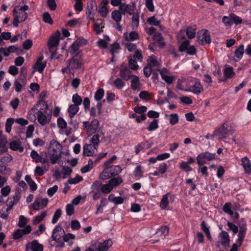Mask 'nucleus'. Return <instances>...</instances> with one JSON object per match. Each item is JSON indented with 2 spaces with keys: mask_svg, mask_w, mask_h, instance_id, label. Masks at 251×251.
Listing matches in <instances>:
<instances>
[{
  "mask_svg": "<svg viewBox=\"0 0 251 251\" xmlns=\"http://www.w3.org/2000/svg\"><path fill=\"white\" fill-rule=\"evenodd\" d=\"M160 75L162 78L168 84H171L173 82L174 76L166 68H163L160 71Z\"/></svg>",
  "mask_w": 251,
  "mask_h": 251,
  "instance_id": "obj_27",
  "label": "nucleus"
},
{
  "mask_svg": "<svg viewBox=\"0 0 251 251\" xmlns=\"http://www.w3.org/2000/svg\"><path fill=\"white\" fill-rule=\"evenodd\" d=\"M65 231L63 228L59 226H56L54 229L52 238L56 243V246L62 247L64 246Z\"/></svg>",
  "mask_w": 251,
  "mask_h": 251,
  "instance_id": "obj_5",
  "label": "nucleus"
},
{
  "mask_svg": "<svg viewBox=\"0 0 251 251\" xmlns=\"http://www.w3.org/2000/svg\"><path fill=\"white\" fill-rule=\"evenodd\" d=\"M75 236L72 233H68L64 237V242H67L69 246H72L73 244V240Z\"/></svg>",
  "mask_w": 251,
  "mask_h": 251,
  "instance_id": "obj_48",
  "label": "nucleus"
},
{
  "mask_svg": "<svg viewBox=\"0 0 251 251\" xmlns=\"http://www.w3.org/2000/svg\"><path fill=\"white\" fill-rule=\"evenodd\" d=\"M109 201L112 202L116 205L120 204L124 202L125 198L121 196L116 197L113 194L109 195L108 198Z\"/></svg>",
  "mask_w": 251,
  "mask_h": 251,
  "instance_id": "obj_33",
  "label": "nucleus"
},
{
  "mask_svg": "<svg viewBox=\"0 0 251 251\" xmlns=\"http://www.w3.org/2000/svg\"><path fill=\"white\" fill-rule=\"evenodd\" d=\"M82 101V99L77 94L73 95L72 101L74 103V105H77L78 106L81 104Z\"/></svg>",
  "mask_w": 251,
  "mask_h": 251,
  "instance_id": "obj_57",
  "label": "nucleus"
},
{
  "mask_svg": "<svg viewBox=\"0 0 251 251\" xmlns=\"http://www.w3.org/2000/svg\"><path fill=\"white\" fill-rule=\"evenodd\" d=\"M219 241L217 243V246L221 245L225 247L228 246L230 243V240L228 234L225 231H222L218 235Z\"/></svg>",
  "mask_w": 251,
  "mask_h": 251,
  "instance_id": "obj_18",
  "label": "nucleus"
},
{
  "mask_svg": "<svg viewBox=\"0 0 251 251\" xmlns=\"http://www.w3.org/2000/svg\"><path fill=\"white\" fill-rule=\"evenodd\" d=\"M167 169V164L165 163H161L159 165L157 170L151 174L154 176L160 177L166 172Z\"/></svg>",
  "mask_w": 251,
  "mask_h": 251,
  "instance_id": "obj_29",
  "label": "nucleus"
},
{
  "mask_svg": "<svg viewBox=\"0 0 251 251\" xmlns=\"http://www.w3.org/2000/svg\"><path fill=\"white\" fill-rule=\"evenodd\" d=\"M43 54L39 55L36 59L35 63L32 65V69L34 71H37L42 73L47 66V62L43 61Z\"/></svg>",
  "mask_w": 251,
  "mask_h": 251,
  "instance_id": "obj_8",
  "label": "nucleus"
},
{
  "mask_svg": "<svg viewBox=\"0 0 251 251\" xmlns=\"http://www.w3.org/2000/svg\"><path fill=\"white\" fill-rule=\"evenodd\" d=\"M36 106L37 108L39 109H36V108H33L28 113V118L31 121H34L35 120V117H31V115L32 113H34L36 110H37V111H41V112H46L48 109V104L45 101H40L36 104Z\"/></svg>",
  "mask_w": 251,
  "mask_h": 251,
  "instance_id": "obj_9",
  "label": "nucleus"
},
{
  "mask_svg": "<svg viewBox=\"0 0 251 251\" xmlns=\"http://www.w3.org/2000/svg\"><path fill=\"white\" fill-rule=\"evenodd\" d=\"M179 168L187 172H190L192 170V168L189 166V164L185 161H181L179 164Z\"/></svg>",
  "mask_w": 251,
  "mask_h": 251,
  "instance_id": "obj_55",
  "label": "nucleus"
},
{
  "mask_svg": "<svg viewBox=\"0 0 251 251\" xmlns=\"http://www.w3.org/2000/svg\"><path fill=\"white\" fill-rule=\"evenodd\" d=\"M203 91V88L200 81L197 78L192 77L188 92L199 94Z\"/></svg>",
  "mask_w": 251,
  "mask_h": 251,
  "instance_id": "obj_7",
  "label": "nucleus"
},
{
  "mask_svg": "<svg viewBox=\"0 0 251 251\" xmlns=\"http://www.w3.org/2000/svg\"><path fill=\"white\" fill-rule=\"evenodd\" d=\"M46 112H41V111H37L36 115L38 123L42 126H44L48 124L51 119V115L45 114Z\"/></svg>",
  "mask_w": 251,
  "mask_h": 251,
  "instance_id": "obj_19",
  "label": "nucleus"
},
{
  "mask_svg": "<svg viewBox=\"0 0 251 251\" xmlns=\"http://www.w3.org/2000/svg\"><path fill=\"white\" fill-rule=\"evenodd\" d=\"M112 245V242L110 239L106 240L103 242H94V247L97 248L99 251H107Z\"/></svg>",
  "mask_w": 251,
  "mask_h": 251,
  "instance_id": "obj_15",
  "label": "nucleus"
},
{
  "mask_svg": "<svg viewBox=\"0 0 251 251\" xmlns=\"http://www.w3.org/2000/svg\"><path fill=\"white\" fill-rule=\"evenodd\" d=\"M170 195V194L168 193L162 196L159 205L162 209H166L167 208L169 202V198Z\"/></svg>",
  "mask_w": 251,
  "mask_h": 251,
  "instance_id": "obj_37",
  "label": "nucleus"
},
{
  "mask_svg": "<svg viewBox=\"0 0 251 251\" xmlns=\"http://www.w3.org/2000/svg\"><path fill=\"white\" fill-rule=\"evenodd\" d=\"M201 229L203 230V231L205 233L206 236L207 238L210 241L212 240V237L211 236L210 231H209V228L208 226H207L205 222L204 221H202L201 223Z\"/></svg>",
  "mask_w": 251,
  "mask_h": 251,
  "instance_id": "obj_46",
  "label": "nucleus"
},
{
  "mask_svg": "<svg viewBox=\"0 0 251 251\" xmlns=\"http://www.w3.org/2000/svg\"><path fill=\"white\" fill-rule=\"evenodd\" d=\"M79 107L77 105L71 104L68 108L69 117L73 118L79 111Z\"/></svg>",
  "mask_w": 251,
  "mask_h": 251,
  "instance_id": "obj_39",
  "label": "nucleus"
},
{
  "mask_svg": "<svg viewBox=\"0 0 251 251\" xmlns=\"http://www.w3.org/2000/svg\"><path fill=\"white\" fill-rule=\"evenodd\" d=\"M81 62L79 60L76 59H73L69 61L68 65L67 68H64L62 70V72L64 73L69 70V72H74L75 70L81 67Z\"/></svg>",
  "mask_w": 251,
  "mask_h": 251,
  "instance_id": "obj_14",
  "label": "nucleus"
},
{
  "mask_svg": "<svg viewBox=\"0 0 251 251\" xmlns=\"http://www.w3.org/2000/svg\"><path fill=\"white\" fill-rule=\"evenodd\" d=\"M139 96L141 99L148 100L151 98V95L148 91H143L140 93Z\"/></svg>",
  "mask_w": 251,
  "mask_h": 251,
  "instance_id": "obj_59",
  "label": "nucleus"
},
{
  "mask_svg": "<svg viewBox=\"0 0 251 251\" xmlns=\"http://www.w3.org/2000/svg\"><path fill=\"white\" fill-rule=\"evenodd\" d=\"M47 216V212L46 211H42L39 215L36 216L32 221V223L34 225H37L41 222Z\"/></svg>",
  "mask_w": 251,
  "mask_h": 251,
  "instance_id": "obj_44",
  "label": "nucleus"
},
{
  "mask_svg": "<svg viewBox=\"0 0 251 251\" xmlns=\"http://www.w3.org/2000/svg\"><path fill=\"white\" fill-rule=\"evenodd\" d=\"M222 22L226 26H230L232 25L230 14L229 16H224L222 19Z\"/></svg>",
  "mask_w": 251,
  "mask_h": 251,
  "instance_id": "obj_61",
  "label": "nucleus"
},
{
  "mask_svg": "<svg viewBox=\"0 0 251 251\" xmlns=\"http://www.w3.org/2000/svg\"><path fill=\"white\" fill-rule=\"evenodd\" d=\"M29 220L23 215H20L17 226L19 227H23L28 222Z\"/></svg>",
  "mask_w": 251,
  "mask_h": 251,
  "instance_id": "obj_52",
  "label": "nucleus"
},
{
  "mask_svg": "<svg viewBox=\"0 0 251 251\" xmlns=\"http://www.w3.org/2000/svg\"><path fill=\"white\" fill-rule=\"evenodd\" d=\"M99 122L97 120H93L88 125L87 122H83V127L89 133V135L96 133L98 129Z\"/></svg>",
  "mask_w": 251,
  "mask_h": 251,
  "instance_id": "obj_11",
  "label": "nucleus"
},
{
  "mask_svg": "<svg viewBox=\"0 0 251 251\" xmlns=\"http://www.w3.org/2000/svg\"><path fill=\"white\" fill-rule=\"evenodd\" d=\"M244 52V45L243 44H240L235 49L234 55L232 57V60L235 62L239 61L242 58Z\"/></svg>",
  "mask_w": 251,
  "mask_h": 251,
  "instance_id": "obj_21",
  "label": "nucleus"
},
{
  "mask_svg": "<svg viewBox=\"0 0 251 251\" xmlns=\"http://www.w3.org/2000/svg\"><path fill=\"white\" fill-rule=\"evenodd\" d=\"M241 164L246 174L251 175V161L250 159L245 156L241 158Z\"/></svg>",
  "mask_w": 251,
  "mask_h": 251,
  "instance_id": "obj_23",
  "label": "nucleus"
},
{
  "mask_svg": "<svg viewBox=\"0 0 251 251\" xmlns=\"http://www.w3.org/2000/svg\"><path fill=\"white\" fill-rule=\"evenodd\" d=\"M62 146L54 140L50 141L48 153L51 164H54L60 158L62 153Z\"/></svg>",
  "mask_w": 251,
  "mask_h": 251,
  "instance_id": "obj_1",
  "label": "nucleus"
},
{
  "mask_svg": "<svg viewBox=\"0 0 251 251\" xmlns=\"http://www.w3.org/2000/svg\"><path fill=\"white\" fill-rule=\"evenodd\" d=\"M42 19L45 23L50 25L53 24V20L50 15L48 12H45L43 14Z\"/></svg>",
  "mask_w": 251,
  "mask_h": 251,
  "instance_id": "obj_53",
  "label": "nucleus"
},
{
  "mask_svg": "<svg viewBox=\"0 0 251 251\" xmlns=\"http://www.w3.org/2000/svg\"><path fill=\"white\" fill-rule=\"evenodd\" d=\"M179 51L181 52L185 51L187 54L194 55L196 53V49L193 46L189 45L188 41H184L179 47Z\"/></svg>",
  "mask_w": 251,
  "mask_h": 251,
  "instance_id": "obj_10",
  "label": "nucleus"
},
{
  "mask_svg": "<svg viewBox=\"0 0 251 251\" xmlns=\"http://www.w3.org/2000/svg\"><path fill=\"white\" fill-rule=\"evenodd\" d=\"M158 127V120H154L149 125V127H148V130L150 131H153V130L156 129Z\"/></svg>",
  "mask_w": 251,
  "mask_h": 251,
  "instance_id": "obj_60",
  "label": "nucleus"
},
{
  "mask_svg": "<svg viewBox=\"0 0 251 251\" xmlns=\"http://www.w3.org/2000/svg\"><path fill=\"white\" fill-rule=\"evenodd\" d=\"M57 126L61 129H65L67 128V124L66 122L61 117L59 118L57 121Z\"/></svg>",
  "mask_w": 251,
  "mask_h": 251,
  "instance_id": "obj_54",
  "label": "nucleus"
},
{
  "mask_svg": "<svg viewBox=\"0 0 251 251\" xmlns=\"http://www.w3.org/2000/svg\"><path fill=\"white\" fill-rule=\"evenodd\" d=\"M107 3V0H103L99 6V13L103 17H106L109 13V10L106 7Z\"/></svg>",
  "mask_w": 251,
  "mask_h": 251,
  "instance_id": "obj_30",
  "label": "nucleus"
},
{
  "mask_svg": "<svg viewBox=\"0 0 251 251\" xmlns=\"http://www.w3.org/2000/svg\"><path fill=\"white\" fill-rule=\"evenodd\" d=\"M223 210L225 213L229 214L231 217L234 219H238L239 217L238 213L233 211L231 209V204L230 202L225 203L223 206Z\"/></svg>",
  "mask_w": 251,
  "mask_h": 251,
  "instance_id": "obj_28",
  "label": "nucleus"
},
{
  "mask_svg": "<svg viewBox=\"0 0 251 251\" xmlns=\"http://www.w3.org/2000/svg\"><path fill=\"white\" fill-rule=\"evenodd\" d=\"M215 153L205 151L199 154L196 157L197 163L199 166H202L206 161H212L215 159Z\"/></svg>",
  "mask_w": 251,
  "mask_h": 251,
  "instance_id": "obj_6",
  "label": "nucleus"
},
{
  "mask_svg": "<svg viewBox=\"0 0 251 251\" xmlns=\"http://www.w3.org/2000/svg\"><path fill=\"white\" fill-rule=\"evenodd\" d=\"M122 13L121 11L119 10H115L111 13V16L112 19L117 23H118L121 21L122 19Z\"/></svg>",
  "mask_w": 251,
  "mask_h": 251,
  "instance_id": "obj_42",
  "label": "nucleus"
},
{
  "mask_svg": "<svg viewBox=\"0 0 251 251\" xmlns=\"http://www.w3.org/2000/svg\"><path fill=\"white\" fill-rule=\"evenodd\" d=\"M112 189L113 188L109 182L107 184L102 185L100 189L101 192L105 194L110 193Z\"/></svg>",
  "mask_w": 251,
  "mask_h": 251,
  "instance_id": "obj_56",
  "label": "nucleus"
},
{
  "mask_svg": "<svg viewBox=\"0 0 251 251\" xmlns=\"http://www.w3.org/2000/svg\"><path fill=\"white\" fill-rule=\"evenodd\" d=\"M124 36L127 41H133L139 38L138 33L135 31H131L129 33L126 32L124 34Z\"/></svg>",
  "mask_w": 251,
  "mask_h": 251,
  "instance_id": "obj_34",
  "label": "nucleus"
},
{
  "mask_svg": "<svg viewBox=\"0 0 251 251\" xmlns=\"http://www.w3.org/2000/svg\"><path fill=\"white\" fill-rule=\"evenodd\" d=\"M148 64L151 67L154 71H158L161 65V61L157 59L156 57L152 55L148 59Z\"/></svg>",
  "mask_w": 251,
  "mask_h": 251,
  "instance_id": "obj_24",
  "label": "nucleus"
},
{
  "mask_svg": "<svg viewBox=\"0 0 251 251\" xmlns=\"http://www.w3.org/2000/svg\"><path fill=\"white\" fill-rule=\"evenodd\" d=\"M135 5L134 3L126 4L125 3H122L119 6V10L121 11L123 15L128 14L132 15L134 11Z\"/></svg>",
  "mask_w": 251,
  "mask_h": 251,
  "instance_id": "obj_20",
  "label": "nucleus"
},
{
  "mask_svg": "<svg viewBox=\"0 0 251 251\" xmlns=\"http://www.w3.org/2000/svg\"><path fill=\"white\" fill-rule=\"evenodd\" d=\"M120 75L122 77L126 80H128L130 77L129 71L126 66L121 68Z\"/></svg>",
  "mask_w": 251,
  "mask_h": 251,
  "instance_id": "obj_41",
  "label": "nucleus"
},
{
  "mask_svg": "<svg viewBox=\"0 0 251 251\" xmlns=\"http://www.w3.org/2000/svg\"><path fill=\"white\" fill-rule=\"evenodd\" d=\"M60 38V34L58 31L55 32L50 38L48 45L49 47V50L51 53V58L55 59L57 58L56 53V47L58 45Z\"/></svg>",
  "mask_w": 251,
  "mask_h": 251,
  "instance_id": "obj_3",
  "label": "nucleus"
},
{
  "mask_svg": "<svg viewBox=\"0 0 251 251\" xmlns=\"http://www.w3.org/2000/svg\"><path fill=\"white\" fill-rule=\"evenodd\" d=\"M104 95V91L102 88L99 89L95 93L94 98L97 101L100 100Z\"/></svg>",
  "mask_w": 251,
  "mask_h": 251,
  "instance_id": "obj_51",
  "label": "nucleus"
},
{
  "mask_svg": "<svg viewBox=\"0 0 251 251\" xmlns=\"http://www.w3.org/2000/svg\"><path fill=\"white\" fill-rule=\"evenodd\" d=\"M112 177L108 167H106L100 175V178L102 180L107 179Z\"/></svg>",
  "mask_w": 251,
  "mask_h": 251,
  "instance_id": "obj_45",
  "label": "nucleus"
},
{
  "mask_svg": "<svg viewBox=\"0 0 251 251\" xmlns=\"http://www.w3.org/2000/svg\"><path fill=\"white\" fill-rule=\"evenodd\" d=\"M143 167L140 165L136 167L133 172L134 176L139 178L143 177Z\"/></svg>",
  "mask_w": 251,
  "mask_h": 251,
  "instance_id": "obj_49",
  "label": "nucleus"
},
{
  "mask_svg": "<svg viewBox=\"0 0 251 251\" xmlns=\"http://www.w3.org/2000/svg\"><path fill=\"white\" fill-rule=\"evenodd\" d=\"M224 76L226 79L231 78L235 75L232 67H226L224 70Z\"/></svg>",
  "mask_w": 251,
  "mask_h": 251,
  "instance_id": "obj_40",
  "label": "nucleus"
},
{
  "mask_svg": "<svg viewBox=\"0 0 251 251\" xmlns=\"http://www.w3.org/2000/svg\"><path fill=\"white\" fill-rule=\"evenodd\" d=\"M198 41L202 45L209 44L211 42L210 37L207 30H201L198 32Z\"/></svg>",
  "mask_w": 251,
  "mask_h": 251,
  "instance_id": "obj_13",
  "label": "nucleus"
},
{
  "mask_svg": "<svg viewBox=\"0 0 251 251\" xmlns=\"http://www.w3.org/2000/svg\"><path fill=\"white\" fill-rule=\"evenodd\" d=\"M192 77L187 78L182 77L177 80L176 88L182 91L188 92Z\"/></svg>",
  "mask_w": 251,
  "mask_h": 251,
  "instance_id": "obj_12",
  "label": "nucleus"
},
{
  "mask_svg": "<svg viewBox=\"0 0 251 251\" xmlns=\"http://www.w3.org/2000/svg\"><path fill=\"white\" fill-rule=\"evenodd\" d=\"M32 228L30 225L26 226L23 229H18L13 234V238L15 240L22 238L24 235L28 234L31 231Z\"/></svg>",
  "mask_w": 251,
  "mask_h": 251,
  "instance_id": "obj_16",
  "label": "nucleus"
},
{
  "mask_svg": "<svg viewBox=\"0 0 251 251\" xmlns=\"http://www.w3.org/2000/svg\"><path fill=\"white\" fill-rule=\"evenodd\" d=\"M83 150L84 155L87 156H93L97 152L96 147L91 144L84 145Z\"/></svg>",
  "mask_w": 251,
  "mask_h": 251,
  "instance_id": "obj_25",
  "label": "nucleus"
},
{
  "mask_svg": "<svg viewBox=\"0 0 251 251\" xmlns=\"http://www.w3.org/2000/svg\"><path fill=\"white\" fill-rule=\"evenodd\" d=\"M23 84H21L17 79H15L14 82L15 90L17 92L21 91L23 86L26 84V80L23 79Z\"/></svg>",
  "mask_w": 251,
  "mask_h": 251,
  "instance_id": "obj_50",
  "label": "nucleus"
},
{
  "mask_svg": "<svg viewBox=\"0 0 251 251\" xmlns=\"http://www.w3.org/2000/svg\"><path fill=\"white\" fill-rule=\"evenodd\" d=\"M112 177L116 176L121 173L122 169L120 165L111 166L108 167Z\"/></svg>",
  "mask_w": 251,
  "mask_h": 251,
  "instance_id": "obj_38",
  "label": "nucleus"
},
{
  "mask_svg": "<svg viewBox=\"0 0 251 251\" xmlns=\"http://www.w3.org/2000/svg\"><path fill=\"white\" fill-rule=\"evenodd\" d=\"M225 172V170L223 166L219 165L217 167L216 176L218 178H221Z\"/></svg>",
  "mask_w": 251,
  "mask_h": 251,
  "instance_id": "obj_64",
  "label": "nucleus"
},
{
  "mask_svg": "<svg viewBox=\"0 0 251 251\" xmlns=\"http://www.w3.org/2000/svg\"><path fill=\"white\" fill-rule=\"evenodd\" d=\"M169 233V228L166 226H163L159 228L157 231V234L162 237H165Z\"/></svg>",
  "mask_w": 251,
  "mask_h": 251,
  "instance_id": "obj_47",
  "label": "nucleus"
},
{
  "mask_svg": "<svg viewBox=\"0 0 251 251\" xmlns=\"http://www.w3.org/2000/svg\"><path fill=\"white\" fill-rule=\"evenodd\" d=\"M48 203V200L47 198L40 199L35 200L32 203V206L34 209L38 210L43 208L47 206Z\"/></svg>",
  "mask_w": 251,
  "mask_h": 251,
  "instance_id": "obj_22",
  "label": "nucleus"
},
{
  "mask_svg": "<svg viewBox=\"0 0 251 251\" xmlns=\"http://www.w3.org/2000/svg\"><path fill=\"white\" fill-rule=\"evenodd\" d=\"M234 132V130L230 124L224 123L214 132L213 136H217L219 139L225 138Z\"/></svg>",
  "mask_w": 251,
  "mask_h": 251,
  "instance_id": "obj_4",
  "label": "nucleus"
},
{
  "mask_svg": "<svg viewBox=\"0 0 251 251\" xmlns=\"http://www.w3.org/2000/svg\"><path fill=\"white\" fill-rule=\"evenodd\" d=\"M62 211L60 209H58L56 210L53 216L51 221L52 223L53 224H55L57 222L59 218L60 217Z\"/></svg>",
  "mask_w": 251,
  "mask_h": 251,
  "instance_id": "obj_58",
  "label": "nucleus"
},
{
  "mask_svg": "<svg viewBox=\"0 0 251 251\" xmlns=\"http://www.w3.org/2000/svg\"><path fill=\"white\" fill-rule=\"evenodd\" d=\"M91 189L93 199L95 200L99 199L101 196L100 183L98 181L95 182L91 186Z\"/></svg>",
  "mask_w": 251,
  "mask_h": 251,
  "instance_id": "obj_26",
  "label": "nucleus"
},
{
  "mask_svg": "<svg viewBox=\"0 0 251 251\" xmlns=\"http://www.w3.org/2000/svg\"><path fill=\"white\" fill-rule=\"evenodd\" d=\"M131 88L134 90H139L141 88V83L139 77L135 75L131 76Z\"/></svg>",
  "mask_w": 251,
  "mask_h": 251,
  "instance_id": "obj_32",
  "label": "nucleus"
},
{
  "mask_svg": "<svg viewBox=\"0 0 251 251\" xmlns=\"http://www.w3.org/2000/svg\"><path fill=\"white\" fill-rule=\"evenodd\" d=\"M75 4L74 5L75 9L77 11L80 12L83 9L82 0H75Z\"/></svg>",
  "mask_w": 251,
  "mask_h": 251,
  "instance_id": "obj_63",
  "label": "nucleus"
},
{
  "mask_svg": "<svg viewBox=\"0 0 251 251\" xmlns=\"http://www.w3.org/2000/svg\"><path fill=\"white\" fill-rule=\"evenodd\" d=\"M9 146L11 150L13 151H19L20 152H22L24 150V147L21 146L19 141L16 140L11 141Z\"/></svg>",
  "mask_w": 251,
  "mask_h": 251,
  "instance_id": "obj_36",
  "label": "nucleus"
},
{
  "mask_svg": "<svg viewBox=\"0 0 251 251\" xmlns=\"http://www.w3.org/2000/svg\"><path fill=\"white\" fill-rule=\"evenodd\" d=\"M185 32L189 38H193L195 36L196 30L195 28L191 27H188Z\"/></svg>",
  "mask_w": 251,
  "mask_h": 251,
  "instance_id": "obj_62",
  "label": "nucleus"
},
{
  "mask_svg": "<svg viewBox=\"0 0 251 251\" xmlns=\"http://www.w3.org/2000/svg\"><path fill=\"white\" fill-rule=\"evenodd\" d=\"M123 182V179L121 176H118L117 177H114L111 178L108 182L112 186L113 189L114 187L119 186L120 184H121Z\"/></svg>",
  "mask_w": 251,
  "mask_h": 251,
  "instance_id": "obj_43",
  "label": "nucleus"
},
{
  "mask_svg": "<svg viewBox=\"0 0 251 251\" xmlns=\"http://www.w3.org/2000/svg\"><path fill=\"white\" fill-rule=\"evenodd\" d=\"M30 155L36 163L40 162L42 164H45L47 162L46 158H42L41 156L35 150H32L31 151Z\"/></svg>",
  "mask_w": 251,
  "mask_h": 251,
  "instance_id": "obj_31",
  "label": "nucleus"
},
{
  "mask_svg": "<svg viewBox=\"0 0 251 251\" xmlns=\"http://www.w3.org/2000/svg\"><path fill=\"white\" fill-rule=\"evenodd\" d=\"M28 9V6L27 5H24L23 6L20 5L16 6L13 10L14 20L13 25L14 26H18V24L24 22L27 17V14L25 12Z\"/></svg>",
  "mask_w": 251,
  "mask_h": 251,
  "instance_id": "obj_2",
  "label": "nucleus"
},
{
  "mask_svg": "<svg viewBox=\"0 0 251 251\" xmlns=\"http://www.w3.org/2000/svg\"><path fill=\"white\" fill-rule=\"evenodd\" d=\"M26 251H43V246L37 240L28 242L25 246Z\"/></svg>",
  "mask_w": 251,
  "mask_h": 251,
  "instance_id": "obj_17",
  "label": "nucleus"
},
{
  "mask_svg": "<svg viewBox=\"0 0 251 251\" xmlns=\"http://www.w3.org/2000/svg\"><path fill=\"white\" fill-rule=\"evenodd\" d=\"M165 118L169 120L170 124L172 126H174L178 122V115L176 113L165 115Z\"/></svg>",
  "mask_w": 251,
  "mask_h": 251,
  "instance_id": "obj_35",
  "label": "nucleus"
}]
</instances>
